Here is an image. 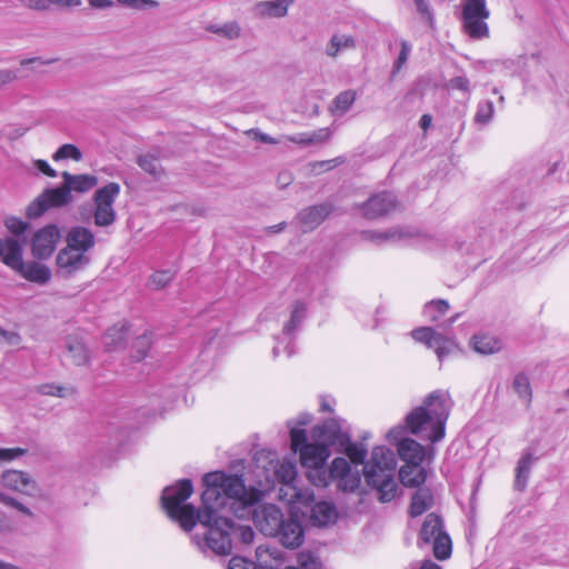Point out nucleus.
Returning a JSON list of instances; mask_svg holds the SVG:
<instances>
[{"instance_id": "obj_35", "label": "nucleus", "mask_w": 569, "mask_h": 569, "mask_svg": "<svg viewBox=\"0 0 569 569\" xmlns=\"http://www.w3.org/2000/svg\"><path fill=\"white\" fill-rule=\"evenodd\" d=\"M350 470L351 468L347 459L341 457L333 459L329 470H326V486H328L332 480L340 479Z\"/></svg>"}, {"instance_id": "obj_44", "label": "nucleus", "mask_w": 569, "mask_h": 569, "mask_svg": "<svg viewBox=\"0 0 569 569\" xmlns=\"http://www.w3.org/2000/svg\"><path fill=\"white\" fill-rule=\"evenodd\" d=\"M493 114V103L486 100L478 106V110L475 116V122L479 124H487Z\"/></svg>"}, {"instance_id": "obj_25", "label": "nucleus", "mask_w": 569, "mask_h": 569, "mask_svg": "<svg viewBox=\"0 0 569 569\" xmlns=\"http://www.w3.org/2000/svg\"><path fill=\"white\" fill-rule=\"evenodd\" d=\"M128 337V327L124 322L117 323L109 328L102 338V343L107 351H114L124 347Z\"/></svg>"}, {"instance_id": "obj_5", "label": "nucleus", "mask_w": 569, "mask_h": 569, "mask_svg": "<svg viewBox=\"0 0 569 569\" xmlns=\"http://www.w3.org/2000/svg\"><path fill=\"white\" fill-rule=\"evenodd\" d=\"M396 467L397 459L395 452L383 446H379L372 450L371 459L363 468L368 485L377 489L378 499L381 502H389L397 496Z\"/></svg>"}, {"instance_id": "obj_26", "label": "nucleus", "mask_w": 569, "mask_h": 569, "mask_svg": "<svg viewBox=\"0 0 569 569\" xmlns=\"http://www.w3.org/2000/svg\"><path fill=\"white\" fill-rule=\"evenodd\" d=\"M311 521L319 526L325 527L333 523L337 519L336 507L327 501L317 502L311 508Z\"/></svg>"}, {"instance_id": "obj_16", "label": "nucleus", "mask_w": 569, "mask_h": 569, "mask_svg": "<svg viewBox=\"0 0 569 569\" xmlns=\"http://www.w3.org/2000/svg\"><path fill=\"white\" fill-rule=\"evenodd\" d=\"M308 315V302L301 299L295 300L290 306V317L289 320L283 325L282 336L283 339H289L284 347V351L288 357H291L295 351L291 346V338L293 335L300 329L302 322L307 318Z\"/></svg>"}, {"instance_id": "obj_40", "label": "nucleus", "mask_w": 569, "mask_h": 569, "mask_svg": "<svg viewBox=\"0 0 569 569\" xmlns=\"http://www.w3.org/2000/svg\"><path fill=\"white\" fill-rule=\"evenodd\" d=\"M361 483V476L358 471L351 470L338 479V488L345 492H352L359 488Z\"/></svg>"}, {"instance_id": "obj_52", "label": "nucleus", "mask_w": 569, "mask_h": 569, "mask_svg": "<svg viewBox=\"0 0 569 569\" xmlns=\"http://www.w3.org/2000/svg\"><path fill=\"white\" fill-rule=\"evenodd\" d=\"M81 4V0H46V10H49L52 6L59 8H72L79 7Z\"/></svg>"}, {"instance_id": "obj_39", "label": "nucleus", "mask_w": 569, "mask_h": 569, "mask_svg": "<svg viewBox=\"0 0 569 569\" xmlns=\"http://www.w3.org/2000/svg\"><path fill=\"white\" fill-rule=\"evenodd\" d=\"M54 161H60L64 159H72L74 161H80L82 159V152L80 149L71 143L62 144L52 156Z\"/></svg>"}, {"instance_id": "obj_23", "label": "nucleus", "mask_w": 569, "mask_h": 569, "mask_svg": "<svg viewBox=\"0 0 569 569\" xmlns=\"http://www.w3.org/2000/svg\"><path fill=\"white\" fill-rule=\"evenodd\" d=\"M17 271L22 278L38 284H46L50 281L52 272L50 268L37 261L22 262V267H18Z\"/></svg>"}, {"instance_id": "obj_62", "label": "nucleus", "mask_w": 569, "mask_h": 569, "mask_svg": "<svg viewBox=\"0 0 569 569\" xmlns=\"http://www.w3.org/2000/svg\"><path fill=\"white\" fill-rule=\"evenodd\" d=\"M117 2L131 9L141 10V0H117Z\"/></svg>"}, {"instance_id": "obj_55", "label": "nucleus", "mask_w": 569, "mask_h": 569, "mask_svg": "<svg viewBox=\"0 0 569 569\" xmlns=\"http://www.w3.org/2000/svg\"><path fill=\"white\" fill-rule=\"evenodd\" d=\"M0 338H2L6 342L11 346H17L21 341V337L19 333L13 331H8L1 328Z\"/></svg>"}, {"instance_id": "obj_49", "label": "nucleus", "mask_w": 569, "mask_h": 569, "mask_svg": "<svg viewBox=\"0 0 569 569\" xmlns=\"http://www.w3.org/2000/svg\"><path fill=\"white\" fill-rule=\"evenodd\" d=\"M28 452L24 448H0V463L16 460Z\"/></svg>"}, {"instance_id": "obj_4", "label": "nucleus", "mask_w": 569, "mask_h": 569, "mask_svg": "<svg viewBox=\"0 0 569 569\" xmlns=\"http://www.w3.org/2000/svg\"><path fill=\"white\" fill-rule=\"evenodd\" d=\"M62 184L44 189L26 209L29 219L43 216L49 209L62 208L73 202V193H87L98 184V178L89 173L61 172Z\"/></svg>"}, {"instance_id": "obj_59", "label": "nucleus", "mask_w": 569, "mask_h": 569, "mask_svg": "<svg viewBox=\"0 0 569 569\" xmlns=\"http://www.w3.org/2000/svg\"><path fill=\"white\" fill-rule=\"evenodd\" d=\"M89 3L94 9H108L114 4L112 0H89Z\"/></svg>"}, {"instance_id": "obj_57", "label": "nucleus", "mask_w": 569, "mask_h": 569, "mask_svg": "<svg viewBox=\"0 0 569 569\" xmlns=\"http://www.w3.org/2000/svg\"><path fill=\"white\" fill-rule=\"evenodd\" d=\"M20 3L29 9L46 11V0H19Z\"/></svg>"}, {"instance_id": "obj_6", "label": "nucleus", "mask_w": 569, "mask_h": 569, "mask_svg": "<svg viewBox=\"0 0 569 569\" xmlns=\"http://www.w3.org/2000/svg\"><path fill=\"white\" fill-rule=\"evenodd\" d=\"M211 515L209 522L199 521L207 527V546L217 555H229L232 549L230 533L234 523L232 519L220 515L217 510H212Z\"/></svg>"}, {"instance_id": "obj_41", "label": "nucleus", "mask_w": 569, "mask_h": 569, "mask_svg": "<svg viewBox=\"0 0 569 569\" xmlns=\"http://www.w3.org/2000/svg\"><path fill=\"white\" fill-rule=\"evenodd\" d=\"M330 134L331 132L328 128H322L311 133H302L299 139L292 138L291 140L305 144H312L327 141L330 138Z\"/></svg>"}, {"instance_id": "obj_7", "label": "nucleus", "mask_w": 569, "mask_h": 569, "mask_svg": "<svg viewBox=\"0 0 569 569\" xmlns=\"http://www.w3.org/2000/svg\"><path fill=\"white\" fill-rule=\"evenodd\" d=\"M419 539L425 543H432L433 555L439 560H445L451 555V539L443 529L440 516L429 513L421 527Z\"/></svg>"}, {"instance_id": "obj_10", "label": "nucleus", "mask_w": 569, "mask_h": 569, "mask_svg": "<svg viewBox=\"0 0 569 569\" xmlns=\"http://www.w3.org/2000/svg\"><path fill=\"white\" fill-rule=\"evenodd\" d=\"M330 450L325 443L305 446L300 450L301 465L308 469V479L317 487H326V469L323 468Z\"/></svg>"}, {"instance_id": "obj_56", "label": "nucleus", "mask_w": 569, "mask_h": 569, "mask_svg": "<svg viewBox=\"0 0 569 569\" xmlns=\"http://www.w3.org/2000/svg\"><path fill=\"white\" fill-rule=\"evenodd\" d=\"M19 78L18 73L14 70L10 69H1L0 70V88L4 84H8Z\"/></svg>"}, {"instance_id": "obj_27", "label": "nucleus", "mask_w": 569, "mask_h": 569, "mask_svg": "<svg viewBox=\"0 0 569 569\" xmlns=\"http://www.w3.org/2000/svg\"><path fill=\"white\" fill-rule=\"evenodd\" d=\"M433 506V495L429 488L420 487L412 496L410 516L416 518Z\"/></svg>"}, {"instance_id": "obj_47", "label": "nucleus", "mask_w": 569, "mask_h": 569, "mask_svg": "<svg viewBox=\"0 0 569 569\" xmlns=\"http://www.w3.org/2000/svg\"><path fill=\"white\" fill-rule=\"evenodd\" d=\"M297 565L301 569H319L321 563L312 552H300L297 557Z\"/></svg>"}, {"instance_id": "obj_29", "label": "nucleus", "mask_w": 569, "mask_h": 569, "mask_svg": "<svg viewBox=\"0 0 569 569\" xmlns=\"http://www.w3.org/2000/svg\"><path fill=\"white\" fill-rule=\"evenodd\" d=\"M356 46V39L351 34L335 33L326 47V53L328 57L336 58L341 51L355 49Z\"/></svg>"}, {"instance_id": "obj_1", "label": "nucleus", "mask_w": 569, "mask_h": 569, "mask_svg": "<svg viewBox=\"0 0 569 569\" xmlns=\"http://www.w3.org/2000/svg\"><path fill=\"white\" fill-rule=\"evenodd\" d=\"M202 482L204 490L201 496L202 507L199 509L191 503H184L193 492L191 480L182 479L163 489V509L186 531L192 530L197 521L209 522L212 510L220 512L228 505V500H231L230 509L236 517L244 518L251 513V508L261 498V491L248 489L240 476L226 475L221 471L208 472Z\"/></svg>"}, {"instance_id": "obj_64", "label": "nucleus", "mask_w": 569, "mask_h": 569, "mask_svg": "<svg viewBox=\"0 0 569 569\" xmlns=\"http://www.w3.org/2000/svg\"><path fill=\"white\" fill-rule=\"evenodd\" d=\"M431 122H432V118L431 116L429 114H423L421 118H420V127L423 129V130H427L430 126H431Z\"/></svg>"}, {"instance_id": "obj_46", "label": "nucleus", "mask_w": 569, "mask_h": 569, "mask_svg": "<svg viewBox=\"0 0 569 569\" xmlns=\"http://www.w3.org/2000/svg\"><path fill=\"white\" fill-rule=\"evenodd\" d=\"M290 441H291V449L297 452L301 450V448H305V446H308L307 442V432L305 429L301 428H291L290 429Z\"/></svg>"}, {"instance_id": "obj_9", "label": "nucleus", "mask_w": 569, "mask_h": 569, "mask_svg": "<svg viewBox=\"0 0 569 569\" xmlns=\"http://www.w3.org/2000/svg\"><path fill=\"white\" fill-rule=\"evenodd\" d=\"M119 194L120 186L117 182H109L94 192L93 221L97 227L106 228L116 222L117 213L113 204Z\"/></svg>"}, {"instance_id": "obj_34", "label": "nucleus", "mask_w": 569, "mask_h": 569, "mask_svg": "<svg viewBox=\"0 0 569 569\" xmlns=\"http://www.w3.org/2000/svg\"><path fill=\"white\" fill-rule=\"evenodd\" d=\"M512 388L515 392L523 400L527 405L531 402L532 391L527 375L520 372L513 378Z\"/></svg>"}, {"instance_id": "obj_21", "label": "nucleus", "mask_w": 569, "mask_h": 569, "mask_svg": "<svg viewBox=\"0 0 569 569\" xmlns=\"http://www.w3.org/2000/svg\"><path fill=\"white\" fill-rule=\"evenodd\" d=\"M24 239L20 241L14 237L0 238V259L1 261L16 270L18 267H22L23 258V244Z\"/></svg>"}, {"instance_id": "obj_14", "label": "nucleus", "mask_w": 569, "mask_h": 569, "mask_svg": "<svg viewBox=\"0 0 569 569\" xmlns=\"http://www.w3.org/2000/svg\"><path fill=\"white\" fill-rule=\"evenodd\" d=\"M253 512L254 523L264 536L274 537L279 532L284 520L280 508L274 505H266L259 507Z\"/></svg>"}, {"instance_id": "obj_2", "label": "nucleus", "mask_w": 569, "mask_h": 569, "mask_svg": "<svg viewBox=\"0 0 569 569\" xmlns=\"http://www.w3.org/2000/svg\"><path fill=\"white\" fill-rule=\"evenodd\" d=\"M451 406L448 393L440 390L433 391L421 406L406 416L405 425L396 426L388 431V441L397 446L400 459L406 462V466L399 470V479L405 487H419L427 479L426 470L421 467L426 458V448L405 435L411 433L431 442L441 440Z\"/></svg>"}, {"instance_id": "obj_19", "label": "nucleus", "mask_w": 569, "mask_h": 569, "mask_svg": "<svg viewBox=\"0 0 569 569\" xmlns=\"http://www.w3.org/2000/svg\"><path fill=\"white\" fill-rule=\"evenodd\" d=\"M1 483L8 489L26 495H30L37 487L36 480L28 472L16 469L2 472Z\"/></svg>"}, {"instance_id": "obj_33", "label": "nucleus", "mask_w": 569, "mask_h": 569, "mask_svg": "<svg viewBox=\"0 0 569 569\" xmlns=\"http://www.w3.org/2000/svg\"><path fill=\"white\" fill-rule=\"evenodd\" d=\"M138 166L154 179H160L164 170L160 164L159 158L153 153H144L138 157Z\"/></svg>"}, {"instance_id": "obj_54", "label": "nucleus", "mask_w": 569, "mask_h": 569, "mask_svg": "<svg viewBox=\"0 0 569 569\" xmlns=\"http://www.w3.org/2000/svg\"><path fill=\"white\" fill-rule=\"evenodd\" d=\"M409 53L410 47L406 42H402L401 50L395 63V71L400 70L401 67L407 62Z\"/></svg>"}, {"instance_id": "obj_58", "label": "nucleus", "mask_w": 569, "mask_h": 569, "mask_svg": "<svg viewBox=\"0 0 569 569\" xmlns=\"http://www.w3.org/2000/svg\"><path fill=\"white\" fill-rule=\"evenodd\" d=\"M248 134L249 136H252L256 140H259L261 142H264V143H271V144H274L277 143L276 139H273L272 137L257 130V129H251L248 131Z\"/></svg>"}, {"instance_id": "obj_17", "label": "nucleus", "mask_w": 569, "mask_h": 569, "mask_svg": "<svg viewBox=\"0 0 569 569\" xmlns=\"http://www.w3.org/2000/svg\"><path fill=\"white\" fill-rule=\"evenodd\" d=\"M274 537L278 538L283 547L296 549L300 547L305 540V530L299 520L288 518L283 520L281 529Z\"/></svg>"}, {"instance_id": "obj_15", "label": "nucleus", "mask_w": 569, "mask_h": 569, "mask_svg": "<svg viewBox=\"0 0 569 569\" xmlns=\"http://www.w3.org/2000/svg\"><path fill=\"white\" fill-rule=\"evenodd\" d=\"M345 421L339 418H330L321 426L315 428L321 443L327 447L335 446L337 448L346 445L350 438L349 431L343 428Z\"/></svg>"}, {"instance_id": "obj_8", "label": "nucleus", "mask_w": 569, "mask_h": 569, "mask_svg": "<svg viewBox=\"0 0 569 569\" xmlns=\"http://www.w3.org/2000/svg\"><path fill=\"white\" fill-rule=\"evenodd\" d=\"M489 18L486 0H465V34L469 39L481 41L490 37Z\"/></svg>"}, {"instance_id": "obj_38", "label": "nucleus", "mask_w": 569, "mask_h": 569, "mask_svg": "<svg viewBox=\"0 0 569 569\" xmlns=\"http://www.w3.org/2000/svg\"><path fill=\"white\" fill-rule=\"evenodd\" d=\"M174 272L171 270H159L153 272L149 280L148 287L152 290H160L167 287L174 278Z\"/></svg>"}, {"instance_id": "obj_3", "label": "nucleus", "mask_w": 569, "mask_h": 569, "mask_svg": "<svg viewBox=\"0 0 569 569\" xmlns=\"http://www.w3.org/2000/svg\"><path fill=\"white\" fill-rule=\"evenodd\" d=\"M449 309V302L445 299H433L426 302L422 308V317L427 322L439 323L438 329L425 326L411 331V337L417 342L433 349L440 361L445 357L459 351L457 337L449 329L460 315L456 313L441 322Z\"/></svg>"}, {"instance_id": "obj_51", "label": "nucleus", "mask_w": 569, "mask_h": 569, "mask_svg": "<svg viewBox=\"0 0 569 569\" xmlns=\"http://www.w3.org/2000/svg\"><path fill=\"white\" fill-rule=\"evenodd\" d=\"M417 11L421 14V17L432 27L433 23V14L425 0H415Z\"/></svg>"}, {"instance_id": "obj_24", "label": "nucleus", "mask_w": 569, "mask_h": 569, "mask_svg": "<svg viewBox=\"0 0 569 569\" xmlns=\"http://www.w3.org/2000/svg\"><path fill=\"white\" fill-rule=\"evenodd\" d=\"M293 0H272L261 1L254 6V14L260 18L273 17L281 18L288 12V7Z\"/></svg>"}, {"instance_id": "obj_50", "label": "nucleus", "mask_w": 569, "mask_h": 569, "mask_svg": "<svg viewBox=\"0 0 569 569\" xmlns=\"http://www.w3.org/2000/svg\"><path fill=\"white\" fill-rule=\"evenodd\" d=\"M214 32L227 37L228 39H237L240 36V28L236 22H229L214 30Z\"/></svg>"}, {"instance_id": "obj_13", "label": "nucleus", "mask_w": 569, "mask_h": 569, "mask_svg": "<svg viewBox=\"0 0 569 569\" xmlns=\"http://www.w3.org/2000/svg\"><path fill=\"white\" fill-rule=\"evenodd\" d=\"M397 198L391 192H379L371 196L366 202L358 206L367 219H378L396 210Z\"/></svg>"}, {"instance_id": "obj_28", "label": "nucleus", "mask_w": 569, "mask_h": 569, "mask_svg": "<svg viewBox=\"0 0 569 569\" xmlns=\"http://www.w3.org/2000/svg\"><path fill=\"white\" fill-rule=\"evenodd\" d=\"M367 238L377 242H399L407 238L412 237V232L401 227H393L386 231H368L366 232Z\"/></svg>"}, {"instance_id": "obj_60", "label": "nucleus", "mask_w": 569, "mask_h": 569, "mask_svg": "<svg viewBox=\"0 0 569 569\" xmlns=\"http://www.w3.org/2000/svg\"><path fill=\"white\" fill-rule=\"evenodd\" d=\"M254 538V532L250 527H243L241 528V540L244 543H251Z\"/></svg>"}, {"instance_id": "obj_61", "label": "nucleus", "mask_w": 569, "mask_h": 569, "mask_svg": "<svg viewBox=\"0 0 569 569\" xmlns=\"http://www.w3.org/2000/svg\"><path fill=\"white\" fill-rule=\"evenodd\" d=\"M27 131H28V128H24V127L12 128L8 132V137H9V139H12V140L18 139V138H21L22 136H24Z\"/></svg>"}, {"instance_id": "obj_45", "label": "nucleus", "mask_w": 569, "mask_h": 569, "mask_svg": "<svg viewBox=\"0 0 569 569\" xmlns=\"http://www.w3.org/2000/svg\"><path fill=\"white\" fill-rule=\"evenodd\" d=\"M6 228L16 237L22 236L29 228V223L17 217H8L4 220Z\"/></svg>"}, {"instance_id": "obj_48", "label": "nucleus", "mask_w": 569, "mask_h": 569, "mask_svg": "<svg viewBox=\"0 0 569 569\" xmlns=\"http://www.w3.org/2000/svg\"><path fill=\"white\" fill-rule=\"evenodd\" d=\"M278 478L284 483V485H291V482L295 481L297 476L296 466L292 463H282L279 469L276 471Z\"/></svg>"}, {"instance_id": "obj_36", "label": "nucleus", "mask_w": 569, "mask_h": 569, "mask_svg": "<svg viewBox=\"0 0 569 569\" xmlns=\"http://www.w3.org/2000/svg\"><path fill=\"white\" fill-rule=\"evenodd\" d=\"M338 450L345 452L356 465L363 463L367 457V449L361 445L352 443L350 439L346 445L339 447Z\"/></svg>"}, {"instance_id": "obj_22", "label": "nucleus", "mask_w": 569, "mask_h": 569, "mask_svg": "<svg viewBox=\"0 0 569 569\" xmlns=\"http://www.w3.org/2000/svg\"><path fill=\"white\" fill-rule=\"evenodd\" d=\"M63 357L77 367L88 366L91 361V352L86 342L79 337H68L66 339Z\"/></svg>"}, {"instance_id": "obj_43", "label": "nucleus", "mask_w": 569, "mask_h": 569, "mask_svg": "<svg viewBox=\"0 0 569 569\" xmlns=\"http://www.w3.org/2000/svg\"><path fill=\"white\" fill-rule=\"evenodd\" d=\"M0 502L7 507L18 510L19 512L27 517L32 518L34 516L30 508H28L18 499H16L14 497L10 496L4 491H0Z\"/></svg>"}, {"instance_id": "obj_11", "label": "nucleus", "mask_w": 569, "mask_h": 569, "mask_svg": "<svg viewBox=\"0 0 569 569\" xmlns=\"http://www.w3.org/2000/svg\"><path fill=\"white\" fill-rule=\"evenodd\" d=\"M61 238L57 224L50 223L34 232L31 239V253L39 260H46L52 256Z\"/></svg>"}, {"instance_id": "obj_31", "label": "nucleus", "mask_w": 569, "mask_h": 569, "mask_svg": "<svg viewBox=\"0 0 569 569\" xmlns=\"http://www.w3.org/2000/svg\"><path fill=\"white\" fill-rule=\"evenodd\" d=\"M472 347L478 353L491 355L501 350L502 341L490 335H477L472 338Z\"/></svg>"}, {"instance_id": "obj_18", "label": "nucleus", "mask_w": 569, "mask_h": 569, "mask_svg": "<svg viewBox=\"0 0 569 569\" xmlns=\"http://www.w3.org/2000/svg\"><path fill=\"white\" fill-rule=\"evenodd\" d=\"M333 206L330 202H323L302 209L298 219L305 232L312 231L320 226L325 219L332 212Z\"/></svg>"}, {"instance_id": "obj_30", "label": "nucleus", "mask_w": 569, "mask_h": 569, "mask_svg": "<svg viewBox=\"0 0 569 569\" xmlns=\"http://www.w3.org/2000/svg\"><path fill=\"white\" fill-rule=\"evenodd\" d=\"M536 458L530 451H526L522 453L521 458L518 461L516 468V479H515V488L519 491H522L528 482L531 466Z\"/></svg>"}, {"instance_id": "obj_53", "label": "nucleus", "mask_w": 569, "mask_h": 569, "mask_svg": "<svg viewBox=\"0 0 569 569\" xmlns=\"http://www.w3.org/2000/svg\"><path fill=\"white\" fill-rule=\"evenodd\" d=\"M33 166L40 172H42L43 174H46L50 178H54L58 176V172L53 168H51V166L46 160H41V159L34 160Z\"/></svg>"}, {"instance_id": "obj_12", "label": "nucleus", "mask_w": 569, "mask_h": 569, "mask_svg": "<svg viewBox=\"0 0 569 569\" xmlns=\"http://www.w3.org/2000/svg\"><path fill=\"white\" fill-rule=\"evenodd\" d=\"M91 262L88 254L63 247L56 256L57 273L63 278H71L84 270Z\"/></svg>"}, {"instance_id": "obj_37", "label": "nucleus", "mask_w": 569, "mask_h": 569, "mask_svg": "<svg viewBox=\"0 0 569 569\" xmlns=\"http://www.w3.org/2000/svg\"><path fill=\"white\" fill-rule=\"evenodd\" d=\"M151 343H152L151 333H149L147 331L143 332L142 335H140L139 337H137V339L133 342V347H132L133 348L132 358L136 361L142 360L147 356V352H148L149 348L151 347Z\"/></svg>"}, {"instance_id": "obj_42", "label": "nucleus", "mask_w": 569, "mask_h": 569, "mask_svg": "<svg viewBox=\"0 0 569 569\" xmlns=\"http://www.w3.org/2000/svg\"><path fill=\"white\" fill-rule=\"evenodd\" d=\"M39 392L46 396L66 398L76 395L74 388H67L54 383H44L39 387Z\"/></svg>"}, {"instance_id": "obj_63", "label": "nucleus", "mask_w": 569, "mask_h": 569, "mask_svg": "<svg viewBox=\"0 0 569 569\" xmlns=\"http://www.w3.org/2000/svg\"><path fill=\"white\" fill-rule=\"evenodd\" d=\"M292 182V177L289 172H282L278 176V183L281 187H287Z\"/></svg>"}, {"instance_id": "obj_32", "label": "nucleus", "mask_w": 569, "mask_h": 569, "mask_svg": "<svg viewBox=\"0 0 569 569\" xmlns=\"http://www.w3.org/2000/svg\"><path fill=\"white\" fill-rule=\"evenodd\" d=\"M357 99V93L353 90H345L340 92L332 101L329 110L335 116H342L352 107Z\"/></svg>"}, {"instance_id": "obj_20", "label": "nucleus", "mask_w": 569, "mask_h": 569, "mask_svg": "<svg viewBox=\"0 0 569 569\" xmlns=\"http://www.w3.org/2000/svg\"><path fill=\"white\" fill-rule=\"evenodd\" d=\"M66 246L72 250L88 254L96 246L94 233L87 227H72L66 236Z\"/></svg>"}]
</instances>
